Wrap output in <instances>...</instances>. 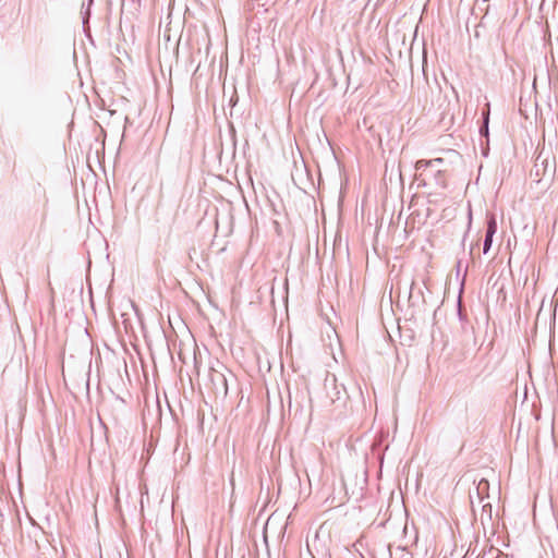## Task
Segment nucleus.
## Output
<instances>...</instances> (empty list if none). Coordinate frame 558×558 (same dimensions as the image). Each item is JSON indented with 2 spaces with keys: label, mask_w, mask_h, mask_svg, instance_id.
Segmentation results:
<instances>
[{
  "label": "nucleus",
  "mask_w": 558,
  "mask_h": 558,
  "mask_svg": "<svg viewBox=\"0 0 558 558\" xmlns=\"http://www.w3.org/2000/svg\"><path fill=\"white\" fill-rule=\"evenodd\" d=\"M223 371L225 366L217 362V366H210L208 378L211 384V389L215 392H221L223 395H227L228 384Z\"/></svg>",
  "instance_id": "f257e3e1"
},
{
  "label": "nucleus",
  "mask_w": 558,
  "mask_h": 558,
  "mask_svg": "<svg viewBox=\"0 0 558 558\" xmlns=\"http://www.w3.org/2000/svg\"><path fill=\"white\" fill-rule=\"evenodd\" d=\"M496 231H497L496 219L494 217H490L487 222V230H486V235H485V240H484V246H483L484 254H487L489 252V250L492 247V243H493V236L496 233Z\"/></svg>",
  "instance_id": "f03ea898"
},
{
  "label": "nucleus",
  "mask_w": 558,
  "mask_h": 558,
  "mask_svg": "<svg viewBox=\"0 0 558 558\" xmlns=\"http://www.w3.org/2000/svg\"><path fill=\"white\" fill-rule=\"evenodd\" d=\"M484 125L481 129V133L487 135L488 133V120H489V105H487V110L483 112Z\"/></svg>",
  "instance_id": "7ed1b4c3"
},
{
  "label": "nucleus",
  "mask_w": 558,
  "mask_h": 558,
  "mask_svg": "<svg viewBox=\"0 0 558 558\" xmlns=\"http://www.w3.org/2000/svg\"><path fill=\"white\" fill-rule=\"evenodd\" d=\"M429 166H434V161H430V160H418L415 165L416 169L417 170H421V169H424V168H427Z\"/></svg>",
  "instance_id": "20e7f679"
},
{
  "label": "nucleus",
  "mask_w": 558,
  "mask_h": 558,
  "mask_svg": "<svg viewBox=\"0 0 558 558\" xmlns=\"http://www.w3.org/2000/svg\"><path fill=\"white\" fill-rule=\"evenodd\" d=\"M487 486H488V482H487V481H485V480H482V481L478 483L477 488H478V490H482V489L486 488Z\"/></svg>",
  "instance_id": "39448f33"
},
{
  "label": "nucleus",
  "mask_w": 558,
  "mask_h": 558,
  "mask_svg": "<svg viewBox=\"0 0 558 558\" xmlns=\"http://www.w3.org/2000/svg\"><path fill=\"white\" fill-rule=\"evenodd\" d=\"M430 161H434V166H436V165L442 163L444 160H442V158H435V159H432Z\"/></svg>",
  "instance_id": "423d86ee"
}]
</instances>
